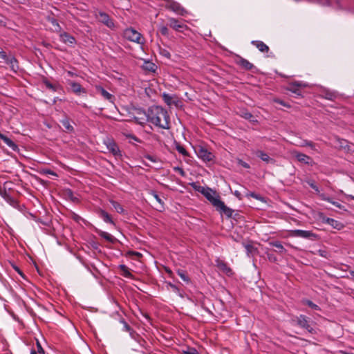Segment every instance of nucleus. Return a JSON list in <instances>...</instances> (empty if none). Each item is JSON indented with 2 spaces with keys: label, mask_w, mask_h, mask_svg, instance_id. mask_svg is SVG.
I'll use <instances>...</instances> for the list:
<instances>
[{
  "label": "nucleus",
  "mask_w": 354,
  "mask_h": 354,
  "mask_svg": "<svg viewBox=\"0 0 354 354\" xmlns=\"http://www.w3.org/2000/svg\"><path fill=\"white\" fill-rule=\"evenodd\" d=\"M195 190L201 192L214 207L217 205V201H220V196L209 187L197 186L194 183L192 185Z\"/></svg>",
  "instance_id": "1"
},
{
  "label": "nucleus",
  "mask_w": 354,
  "mask_h": 354,
  "mask_svg": "<svg viewBox=\"0 0 354 354\" xmlns=\"http://www.w3.org/2000/svg\"><path fill=\"white\" fill-rule=\"evenodd\" d=\"M135 119L139 124L143 125L144 127L148 124L151 129H152L151 124H155V115L151 109H149L148 113H138V116L135 117Z\"/></svg>",
  "instance_id": "2"
},
{
  "label": "nucleus",
  "mask_w": 354,
  "mask_h": 354,
  "mask_svg": "<svg viewBox=\"0 0 354 354\" xmlns=\"http://www.w3.org/2000/svg\"><path fill=\"white\" fill-rule=\"evenodd\" d=\"M156 126L161 129H169V115L161 107L156 106Z\"/></svg>",
  "instance_id": "3"
},
{
  "label": "nucleus",
  "mask_w": 354,
  "mask_h": 354,
  "mask_svg": "<svg viewBox=\"0 0 354 354\" xmlns=\"http://www.w3.org/2000/svg\"><path fill=\"white\" fill-rule=\"evenodd\" d=\"M123 37L126 39L139 44H142L144 42V38L142 35L132 28L125 29L123 32Z\"/></svg>",
  "instance_id": "4"
},
{
  "label": "nucleus",
  "mask_w": 354,
  "mask_h": 354,
  "mask_svg": "<svg viewBox=\"0 0 354 354\" xmlns=\"http://www.w3.org/2000/svg\"><path fill=\"white\" fill-rule=\"evenodd\" d=\"M290 236L295 237H301L309 240H316L318 236L313 233L311 231L302 230H295L290 231Z\"/></svg>",
  "instance_id": "5"
},
{
  "label": "nucleus",
  "mask_w": 354,
  "mask_h": 354,
  "mask_svg": "<svg viewBox=\"0 0 354 354\" xmlns=\"http://www.w3.org/2000/svg\"><path fill=\"white\" fill-rule=\"evenodd\" d=\"M165 7L167 9H169V10H172L173 12H174L181 16H184L187 14V10L184 8H183L180 5V3H178V2L171 1V0H168L166 2Z\"/></svg>",
  "instance_id": "6"
},
{
  "label": "nucleus",
  "mask_w": 354,
  "mask_h": 354,
  "mask_svg": "<svg viewBox=\"0 0 354 354\" xmlns=\"http://www.w3.org/2000/svg\"><path fill=\"white\" fill-rule=\"evenodd\" d=\"M196 153L199 158L202 159L205 162L212 161L214 158V155L209 151L207 149L203 147L198 148Z\"/></svg>",
  "instance_id": "7"
},
{
  "label": "nucleus",
  "mask_w": 354,
  "mask_h": 354,
  "mask_svg": "<svg viewBox=\"0 0 354 354\" xmlns=\"http://www.w3.org/2000/svg\"><path fill=\"white\" fill-rule=\"evenodd\" d=\"M293 322H296L297 325L306 329L309 333H313V328L309 324V322L306 316L301 315L299 317H297L295 319H293Z\"/></svg>",
  "instance_id": "8"
},
{
  "label": "nucleus",
  "mask_w": 354,
  "mask_h": 354,
  "mask_svg": "<svg viewBox=\"0 0 354 354\" xmlns=\"http://www.w3.org/2000/svg\"><path fill=\"white\" fill-rule=\"evenodd\" d=\"M292 156H294L299 162L306 164V165H311L313 160L312 158L302 153H300L297 151H292L291 152Z\"/></svg>",
  "instance_id": "9"
},
{
  "label": "nucleus",
  "mask_w": 354,
  "mask_h": 354,
  "mask_svg": "<svg viewBox=\"0 0 354 354\" xmlns=\"http://www.w3.org/2000/svg\"><path fill=\"white\" fill-rule=\"evenodd\" d=\"M99 21L109 28H113L115 26L113 21L105 12L100 11L98 12Z\"/></svg>",
  "instance_id": "10"
},
{
  "label": "nucleus",
  "mask_w": 354,
  "mask_h": 354,
  "mask_svg": "<svg viewBox=\"0 0 354 354\" xmlns=\"http://www.w3.org/2000/svg\"><path fill=\"white\" fill-rule=\"evenodd\" d=\"M307 85L304 83L300 82H295L289 84L287 90L296 94L298 96H301V91L299 90V88L301 87H306Z\"/></svg>",
  "instance_id": "11"
},
{
  "label": "nucleus",
  "mask_w": 354,
  "mask_h": 354,
  "mask_svg": "<svg viewBox=\"0 0 354 354\" xmlns=\"http://www.w3.org/2000/svg\"><path fill=\"white\" fill-rule=\"evenodd\" d=\"M169 25L171 28L179 32H183L184 30L187 29V26L185 24L174 18L169 19Z\"/></svg>",
  "instance_id": "12"
},
{
  "label": "nucleus",
  "mask_w": 354,
  "mask_h": 354,
  "mask_svg": "<svg viewBox=\"0 0 354 354\" xmlns=\"http://www.w3.org/2000/svg\"><path fill=\"white\" fill-rule=\"evenodd\" d=\"M236 63L242 68L247 71H251L254 68V66L252 63L241 56L236 57Z\"/></svg>",
  "instance_id": "13"
},
{
  "label": "nucleus",
  "mask_w": 354,
  "mask_h": 354,
  "mask_svg": "<svg viewBox=\"0 0 354 354\" xmlns=\"http://www.w3.org/2000/svg\"><path fill=\"white\" fill-rule=\"evenodd\" d=\"M59 38L61 41L68 46H73L76 44L75 38L66 32H62L59 35Z\"/></svg>",
  "instance_id": "14"
},
{
  "label": "nucleus",
  "mask_w": 354,
  "mask_h": 354,
  "mask_svg": "<svg viewBox=\"0 0 354 354\" xmlns=\"http://www.w3.org/2000/svg\"><path fill=\"white\" fill-rule=\"evenodd\" d=\"M215 207L218 211L225 214L228 217H231L234 212L231 208L227 207L221 201H217V205L215 206Z\"/></svg>",
  "instance_id": "15"
},
{
  "label": "nucleus",
  "mask_w": 354,
  "mask_h": 354,
  "mask_svg": "<svg viewBox=\"0 0 354 354\" xmlns=\"http://www.w3.org/2000/svg\"><path fill=\"white\" fill-rule=\"evenodd\" d=\"M0 196L11 206L16 207L17 201L5 189L0 190Z\"/></svg>",
  "instance_id": "16"
},
{
  "label": "nucleus",
  "mask_w": 354,
  "mask_h": 354,
  "mask_svg": "<svg viewBox=\"0 0 354 354\" xmlns=\"http://www.w3.org/2000/svg\"><path fill=\"white\" fill-rule=\"evenodd\" d=\"M5 62L10 66L12 71L17 72L19 69L18 62L14 56L9 55Z\"/></svg>",
  "instance_id": "17"
},
{
  "label": "nucleus",
  "mask_w": 354,
  "mask_h": 354,
  "mask_svg": "<svg viewBox=\"0 0 354 354\" xmlns=\"http://www.w3.org/2000/svg\"><path fill=\"white\" fill-rule=\"evenodd\" d=\"M96 90L100 93L102 96L106 100L109 101L110 102H113V100L115 99L114 96L106 91L103 87L101 86H97Z\"/></svg>",
  "instance_id": "18"
},
{
  "label": "nucleus",
  "mask_w": 354,
  "mask_h": 354,
  "mask_svg": "<svg viewBox=\"0 0 354 354\" xmlns=\"http://www.w3.org/2000/svg\"><path fill=\"white\" fill-rule=\"evenodd\" d=\"M68 84L71 86V90L75 94L80 95L81 93H86L85 89L83 88L79 83L75 82H70Z\"/></svg>",
  "instance_id": "19"
},
{
  "label": "nucleus",
  "mask_w": 354,
  "mask_h": 354,
  "mask_svg": "<svg viewBox=\"0 0 354 354\" xmlns=\"http://www.w3.org/2000/svg\"><path fill=\"white\" fill-rule=\"evenodd\" d=\"M99 216L105 222L108 223H111L112 225H115L113 221L112 220L111 216L104 209H100L98 211Z\"/></svg>",
  "instance_id": "20"
},
{
  "label": "nucleus",
  "mask_w": 354,
  "mask_h": 354,
  "mask_svg": "<svg viewBox=\"0 0 354 354\" xmlns=\"http://www.w3.org/2000/svg\"><path fill=\"white\" fill-rule=\"evenodd\" d=\"M251 44L256 46L261 53H268L269 51V47L261 41H252Z\"/></svg>",
  "instance_id": "21"
},
{
  "label": "nucleus",
  "mask_w": 354,
  "mask_h": 354,
  "mask_svg": "<svg viewBox=\"0 0 354 354\" xmlns=\"http://www.w3.org/2000/svg\"><path fill=\"white\" fill-rule=\"evenodd\" d=\"M0 138L10 148H11L13 151H17L18 149L17 145L9 138L1 133Z\"/></svg>",
  "instance_id": "22"
},
{
  "label": "nucleus",
  "mask_w": 354,
  "mask_h": 354,
  "mask_svg": "<svg viewBox=\"0 0 354 354\" xmlns=\"http://www.w3.org/2000/svg\"><path fill=\"white\" fill-rule=\"evenodd\" d=\"M269 244L271 246L275 247L277 249V250H275V252H278L281 255H283L287 252V250L283 248L279 241H271L269 243Z\"/></svg>",
  "instance_id": "23"
},
{
  "label": "nucleus",
  "mask_w": 354,
  "mask_h": 354,
  "mask_svg": "<svg viewBox=\"0 0 354 354\" xmlns=\"http://www.w3.org/2000/svg\"><path fill=\"white\" fill-rule=\"evenodd\" d=\"M162 99H163L164 102L168 106H169L171 105L177 106L178 101H176L172 96L169 95V94L165 93L162 94Z\"/></svg>",
  "instance_id": "24"
},
{
  "label": "nucleus",
  "mask_w": 354,
  "mask_h": 354,
  "mask_svg": "<svg viewBox=\"0 0 354 354\" xmlns=\"http://www.w3.org/2000/svg\"><path fill=\"white\" fill-rule=\"evenodd\" d=\"M107 148L115 156L120 154V150L118 145L113 141H109Z\"/></svg>",
  "instance_id": "25"
},
{
  "label": "nucleus",
  "mask_w": 354,
  "mask_h": 354,
  "mask_svg": "<svg viewBox=\"0 0 354 354\" xmlns=\"http://www.w3.org/2000/svg\"><path fill=\"white\" fill-rule=\"evenodd\" d=\"M119 268L121 271V274L126 278H131L132 274L129 268L125 265H120Z\"/></svg>",
  "instance_id": "26"
},
{
  "label": "nucleus",
  "mask_w": 354,
  "mask_h": 354,
  "mask_svg": "<svg viewBox=\"0 0 354 354\" xmlns=\"http://www.w3.org/2000/svg\"><path fill=\"white\" fill-rule=\"evenodd\" d=\"M110 203L112 205L113 207L115 209V211L119 214H123L124 212V208L118 202L111 200Z\"/></svg>",
  "instance_id": "27"
},
{
  "label": "nucleus",
  "mask_w": 354,
  "mask_h": 354,
  "mask_svg": "<svg viewBox=\"0 0 354 354\" xmlns=\"http://www.w3.org/2000/svg\"><path fill=\"white\" fill-rule=\"evenodd\" d=\"M257 155L259 158H260L263 161L266 162H273V160L269 157V156L264 153L262 151H259L257 153Z\"/></svg>",
  "instance_id": "28"
},
{
  "label": "nucleus",
  "mask_w": 354,
  "mask_h": 354,
  "mask_svg": "<svg viewBox=\"0 0 354 354\" xmlns=\"http://www.w3.org/2000/svg\"><path fill=\"white\" fill-rule=\"evenodd\" d=\"M48 21L53 25L55 31L59 32L61 30V26H59L57 19L53 17H48Z\"/></svg>",
  "instance_id": "29"
},
{
  "label": "nucleus",
  "mask_w": 354,
  "mask_h": 354,
  "mask_svg": "<svg viewBox=\"0 0 354 354\" xmlns=\"http://www.w3.org/2000/svg\"><path fill=\"white\" fill-rule=\"evenodd\" d=\"M326 223L336 229H340L342 227V224L341 223L338 222L337 221L333 218H328L326 220Z\"/></svg>",
  "instance_id": "30"
},
{
  "label": "nucleus",
  "mask_w": 354,
  "mask_h": 354,
  "mask_svg": "<svg viewBox=\"0 0 354 354\" xmlns=\"http://www.w3.org/2000/svg\"><path fill=\"white\" fill-rule=\"evenodd\" d=\"M176 149L183 156H189V153L187 152V151L185 149L183 146L180 145V144H176Z\"/></svg>",
  "instance_id": "31"
},
{
  "label": "nucleus",
  "mask_w": 354,
  "mask_h": 354,
  "mask_svg": "<svg viewBox=\"0 0 354 354\" xmlns=\"http://www.w3.org/2000/svg\"><path fill=\"white\" fill-rule=\"evenodd\" d=\"M62 126L68 131H72L73 130V127L70 124V122L68 119H64L61 121Z\"/></svg>",
  "instance_id": "32"
},
{
  "label": "nucleus",
  "mask_w": 354,
  "mask_h": 354,
  "mask_svg": "<svg viewBox=\"0 0 354 354\" xmlns=\"http://www.w3.org/2000/svg\"><path fill=\"white\" fill-rule=\"evenodd\" d=\"M322 198L324 200V201H328L330 203H332L333 205H335V207L339 208V209H342L343 208V206L339 203L338 202H335V201H332L330 198L328 197H326L324 196V195L322 196Z\"/></svg>",
  "instance_id": "33"
},
{
  "label": "nucleus",
  "mask_w": 354,
  "mask_h": 354,
  "mask_svg": "<svg viewBox=\"0 0 354 354\" xmlns=\"http://www.w3.org/2000/svg\"><path fill=\"white\" fill-rule=\"evenodd\" d=\"M304 304L308 305L309 307H310L313 309L319 310V307L317 304L313 303L310 300H305V301H304Z\"/></svg>",
  "instance_id": "34"
},
{
  "label": "nucleus",
  "mask_w": 354,
  "mask_h": 354,
  "mask_svg": "<svg viewBox=\"0 0 354 354\" xmlns=\"http://www.w3.org/2000/svg\"><path fill=\"white\" fill-rule=\"evenodd\" d=\"M100 236H102V238H104V239L107 240V241H111L112 239H113V236L111 234H110L108 232H101L100 234Z\"/></svg>",
  "instance_id": "35"
},
{
  "label": "nucleus",
  "mask_w": 354,
  "mask_h": 354,
  "mask_svg": "<svg viewBox=\"0 0 354 354\" xmlns=\"http://www.w3.org/2000/svg\"><path fill=\"white\" fill-rule=\"evenodd\" d=\"M218 266L225 271L226 273L230 272L232 270L230 268H229L227 265L224 262H218Z\"/></svg>",
  "instance_id": "36"
},
{
  "label": "nucleus",
  "mask_w": 354,
  "mask_h": 354,
  "mask_svg": "<svg viewBox=\"0 0 354 354\" xmlns=\"http://www.w3.org/2000/svg\"><path fill=\"white\" fill-rule=\"evenodd\" d=\"M245 248L247 250L248 254H253V253L257 251V248H255L252 245H249V244L245 245Z\"/></svg>",
  "instance_id": "37"
},
{
  "label": "nucleus",
  "mask_w": 354,
  "mask_h": 354,
  "mask_svg": "<svg viewBox=\"0 0 354 354\" xmlns=\"http://www.w3.org/2000/svg\"><path fill=\"white\" fill-rule=\"evenodd\" d=\"M36 344H37V351H36L37 353H38V354H45L44 349L41 346L39 341L37 340V342H36Z\"/></svg>",
  "instance_id": "38"
},
{
  "label": "nucleus",
  "mask_w": 354,
  "mask_h": 354,
  "mask_svg": "<svg viewBox=\"0 0 354 354\" xmlns=\"http://www.w3.org/2000/svg\"><path fill=\"white\" fill-rule=\"evenodd\" d=\"M178 274L180 277V278L185 281H187L188 282L189 281V277H187V275L186 274V273L183 271V270H178Z\"/></svg>",
  "instance_id": "39"
},
{
  "label": "nucleus",
  "mask_w": 354,
  "mask_h": 354,
  "mask_svg": "<svg viewBox=\"0 0 354 354\" xmlns=\"http://www.w3.org/2000/svg\"><path fill=\"white\" fill-rule=\"evenodd\" d=\"M156 202H158L160 205V207L156 206V211H159V212L163 211L164 207H163V203H162L161 199H160L157 195L156 196Z\"/></svg>",
  "instance_id": "40"
},
{
  "label": "nucleus",
  "mask_w": 354,
  "mask_h": 354,
  "mask_svg": "<svg viewBox=\"0 0 354 354\" xmlns=\"http://www.w3.org/2000/svg\"><path fill=\"white\" fill-rule=\"evenodd\" d=\"M301 146H308V147H310L312 149H314V150L315 149V145L311 141L304 140V142Z\"/></svg>",
  "instance_id": "41"
},
{
  "label": "nucleus",
  "mask_w": 354,
  "mask_h": 354,
  "mask_svg": "<svg viewBox=\"0 0 354 354\" xmlns=\"http://www.w3.org/2000/svg\"><path fill=\"white\" fill-rule=\"evenodd\" d=\"M183 354H198V351L194 348H189L186 351H183Z\"/></svg>",
  "instance_id": "42"
},
{
  "label": "nucleus",
  "mask_w": 354,
  "mask_h": 354,
  "mask_svg": "<svg viewBox=\"0 0 354 354\" xmlns=\"http://www.w3.org/2000/svg\"><path fill=\"white\" fill-rule=\"evenodd\" d=\"M160 54L161 55L164 56L166 58H169V57H170L169 52L167 50H165V49L160 48Z\"/></svg>",
  "instance_id": "43"
},
{
  "label": "nucleus",
  "mask_w": 354,
  "mask_h": 354,
  "mask_svg": "<svg viewBox=\"0 0 354 354\" xmlns=\"http://www.w3.org/2000/svg\"><path fill=\"white\" fill-rule=\"evenodd\" d=\"M317 253L319 254V255H320L321 257H323L324 258H328L329 255H328V252L326 250H319L317 251Z\"/></svg>",
  "instance_id": "44"
},
{
  "label": "nucleus",
  "mask_w": 354,
  "mask_h": 354,
  "mask_svg": "<svg viewBox=\"0 0 354 354\" xmlns=\"http://www.w3.org/2000/svg\"><path fill=\"white\" fill-rule=\"evenodd\" d=\"M174 169L178 172L181 176H185L186 174L185 172V171L181 168V167H176L174 168Z\"/></svg>",
  "instance_id": "45"
},
{
  "label": "nucleus",
  "mask_w": 354,
  "mask_h": 354,
  "mask_svg": "<svg viewBox=\"0 0 354 354\" xmlns=\"http://www.w3.org/2000/svg\"><path fill=\"white\" fill-rule=\"evenodd\" d=\"M308 184L309 185V186L313 189L316 192L319 193V187L315 184L314 182H312V181H309L308 182Z\"/></svg>",
  "instance_id": "46"
},
{
  "label": "nucleus",
  "mask_w": 354,
  "mask_h": 354,
  "mask_svg": "<svg viewBox=\"0 0 354 354\" xmlns=\"http://www.w3.org/2000/svg\"><path fill=\"white\" fill-rule=\"evenodd\" d=\"M241 115L244 118L248 119V120L251 119L252 118V115L250 113L248 112V111H243Z\"/></svg>",
  "instance_id": "47"
},
{
  "label": "nucleus",
  "mask_w": 354,
  "mask_h": 354,
  "mask_svg": "<svg viewBox=\"0 0 354 354\" xmlns=\"http://www.w3.org/2000/svg\"><path fill=\"white\" fill-rule=\"evenodd\" d=\"M145 64H146V66H145V68H147L149 71H155V70L153 68V67L154 66L153 63L147 62Z\"/></svg>",
  "instance_id": "48"
},
{
  "label": "nucleus",
  "mask_w": 354,
  "mask_h": 354,
  "mask_svg": "<svg viewBox=\"0 0 354 354\" xmlns=\"http://www.w3.org/2000/svg\"><path fill=\"white\" fill-rule=\"evenodd\" d=\"M8 56H9V55H8L6 53V52H4V51H3V50L0 51V58H1V59H3L4 62L6 61V59H7V58H8Z\"/></svg>",
  "instance_id": "49"
},
{
  "label": "nucleus",
  "mask_w": 354,
  "mask_h": 354,
  "mask_svg": "<svg viewBox=\"0 0 354 354\" xmlns=\"http://www.w3.org/2000/svg\"><path fill=\"white\" fill-rule=\"evenodd\" d=\"M45 84H46V87H47V88H50V89H51V90H53V91H56V88H55V86L53 84H52L50 82H45Z\"/></svg>",
  "instance_id": "50"
},
{
  "label": "nucleus",
  "mask_w": 354,
  "mask_h": 354,
  "mask_svg": "<svg viewBox=\"0 0 354 354\" xmlns=\"http://www.w3.org/2000/svg\"><path fill=\"white\" fill-rule=\"evenodd\" d=\"M168 32H169V30L167 27L165 26H162L160 28V32L163 35H168Z\"/></svg>",
  "instance_id": "51"
},
{
  "label": "nucleus",
  "mask_w": 354,
  "mask_h": 354,
  "mask_svg": "<svg viewBox=\"0 0 354 354\" xmlns=\"http://www.w3.org/2000/svg\"><path fill=\"white\" fill-rule=\"evenodd\" d=\"M274 102L281 104V105H283L284 106H286V107H290V105H288L286 102H284L283 101L279 100V99H275L274 100Z\"/></svg>",
  "instance_id": "52"
},
{
  "label": "nucleus",
  "mask_w": 354,
  "mask_h": 354,
  "mask_svg": "<svg viewBox=\"0 0 354 354\" xmlns=\"http://www.w3.org/2000/svg\"><path fill=\"white\" fill-rule=\"evenodd\" d=\"M238 162L240 165L245 168H250V165L247 162L243 161L242 160H239Z\"/></svg>",
  "instance_id": "53"
},
{
  "label": "nucleus",
  "mask_w": 354,
  "mask_h": 354,
  "mask_svg": "<svg viewBox=\"0 0 354 354\" xmlns=\"http://www.w3.org/2000/svg\"><path fill=\"white\" fill-rule=\"evenodd\" d=\"M247 196H252V197H253V198H254L256 199H259L260 198V197L257 194L254 193V192H250V193L247 194Z\"/></svg>",
  "instance_id": "54"
},
{
  "label": "nucleus",
  "mask_w": 354,
  "mask_h": 354,
  "mask_svg": "<svg viewBox=\"0 0 354 354\" xmlns=\"http://www.w3.org/2000/svg\"><path fill=\"white\" fill-rule=\"evenodd\" d=\"M46 174H51V175H53V176H56V174H55L54 171H51V170H47V171H46Z\"/></svg>",
  "instance_id": "55"
},
{
  "label": "nucleus",
  "mask_w": 354,
  "mask_h": 354,
  "mask_svg": "<svg viewBox=\"0 0 354 354\" xmlns=\"http://www.w3.org/2000/svg\"><path fill=\"white\" fill-rule=\"evenodd\" d=\"M346 198L347 199H352V200H354V196H352V195H347L346 196Z\"/></svg>",
  "instance_id": "56"
},
{
  "label": "nucleus",
  "mask_w": 354,
  "mask_h": 354,
  "mask_svg": "<svg viewBox=\"0 0 354 354\" xmlns=\"http://www.w3.org/2000/svg\"><path fill=\"white\" fill-rule=\"evenodd\" d=\"M0 26H6L5 22L1 19H0Z\"/></svg>",
  "instance_id": "57"
},
{
  "label": "nucleus",
  "mask_w": 354,
  "mask_h": 354,
  "mask_svg": "<svg viewBox=\"0 0 354 354\" xmlns=\"http://www.w3.org/2000/svg\"><path fill=\"white\" fill-rule=\"evenodd\" d=\"M30 354H38L35 349H32Z\"/></svg>",
  "instance_id": "58"
},
{
  "label": "nucleus",
  "mask_w": 354,
  "mask_h": 354,
  "mask_svg": "<svg viewBox=\"0 0 354 354\" xmlns=\"http://www.w3.org/2000/svg\"><path fill=\"white\" fill-rule=\"evenodd\" d=\"M342 354H354V353H348V352H346V351H342Z\"/></svg>",
  "instance_id": "59"
},
{
  "label": "nucleus",
  "mask_w": 354,
  "mask_h": 354,
  "mask_svg": "<svg viewBox=\"0 0 354 354\" xmlns=\"http://www.w3.org/2000/svg\"><path fill=\"white\" fill-rule=\"evenodd\" d=\"M80 218V217L79 216L75 215V219L76 221H78Z\"/></svg>",
  "instance_id": "60"
},
{
  "label": "nucleus",
  "mask_w": 354,
  "mask_h": 354,
  "mask_svg": "<svg viewBox=\"0 0 354 354\" xmlns=\"http://www.w3.org/2000/svg\"><path fill=\"white\" fill-rule=\"evenodd\" d=\"M269 259L270 260L273 259V257H271L270 256H269Z\"/></svg>",
  "instance_id": "61"
},
{
  "label": "nucleus",
  "mask_w": 354,
  "mask_h": 354,
  "mask_svg": "<svg viewBox=\"0 0 354 354\" xmlns=\"http://www.w3.org/2000/svg\"><path fill=\"white\" fill-rule=\"evenodd\" d=\"M269 259L270 260L273 259V257H271L270 256H269Z\"/></svg>",
  "instance_id": "62"
},
{
  "label": "nucleus",
  "mask_w": 354,
  "mask_h": 354,
  "mask_svg": "<svg viewBox=\"0 0 354 354\" xmlns=\"http://www.w3.org/2000/svg\"><path fill=\"white\" fill-rule=\"evenodd\" d=\"M235 194H236V196H239V193H237V192H235Z\"/></svg>",
  "instance_id": "63"
},
{
  "label": "nucleus",
  "mask_w": 354,
  "mask_h": 354,
  "mask_svg": "<svg viewBox=\"0 0 354 354\" xmlns=\"http://www.w3.org/2000/svg\"><path fill=\"white\" fill-rule=\"evenodd\" d=\"M1 189V187H0V190Z\"/></svg>",
  "instance_id": "64"
}]
</instances>
